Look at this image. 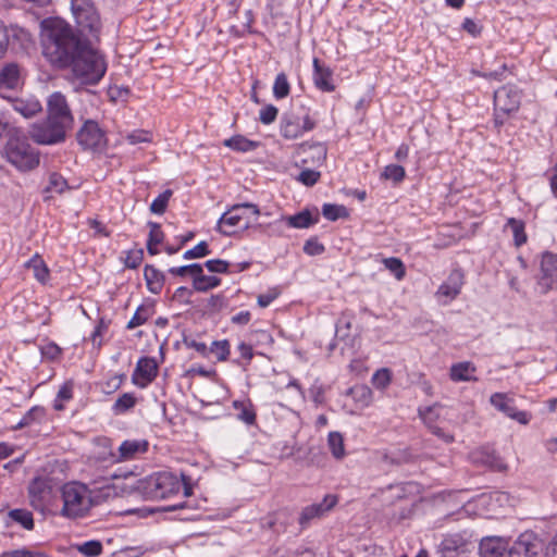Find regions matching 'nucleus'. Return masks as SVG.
Returning <instances> with one entry per match:
<instances>
[{"mask_svg": "<svg viewBox=\"0 0 557 557\" xmlns=\"http://www.w3.org/2000/svg\"><path fill=\"white\" fill-rule=\"evenodd\" d=\"M71 8L78 34L61 20L45 21L41 36L44 55L54 66L71 67L84 84H97L107 70L103 57L90 41L99 38V14L91 0H72Z\"/></svg>", "mask_w": 557, "mask_h": 557, "instance_id": "f257e3e1", "label": "nucleus"}, {"mask_svg": "<svg viewBox=\"0 0 557 557\" xmlns=\"http://www.w3.org/2000/svg\"><path fill=\"white\" fill-rule=\"evenodd\" d=\"M137 490L146 499L150 500L169 498L181 490L185 497H189L193 495V482L184 473L177 475L173 472L162 471L140 480Z\"/></svg>", "mask_w": 557, "mask_h": 557, "instance_id": "f03ea898", "label": "nucleus"}, {"mask_svg": "<svg viewBox=\"0 0 557 557\" xmlns=\"http://www.w3.org/2000/svg\"><path fill=\"white\" fill-rule=\"evenodd\" d=\"M4 157L18 171L34 170L39 164V153L28 143L27 137L17 129L7 140Z\"/></svg>", "mask_w": 557, "mask_h": 557, "instance_id": "7ed1b4c3", "label": "nucleus"}, {"mask_svg": "<svg viewBox=\"0 0 557 557\" xmlns=\"http://www.w3.org/2000/svg\"><path fill=\"white\" fill-rule=\"evenodd\" d=\"M63 507L61 515L70 519L84 517L91 507V500L88 496L87 486L77 482H70L63 485L62 491Z\"/></svg>", "mask_w": 557, "mask_h": 557, "instance_id": "20e7f679", "label": "nucleus"}, {"mask_svg": "<svg viewBox=\"0 0 557 557\" xmlns=\"http://www.w3.org/2000/svg\"><path fill=\"white\" fill-rule=\"evenodd\" d=\"M246 211H250L256 218L260 214L257 205L251 202L237 203L222 214L218 222V231L223 235L231 236L239 230H246L251 221Z\"/></svg>", "mask_w": 557, "mask_h": 557, "instance_id": "39448f33", "label": "nucleus"}, {"mask_svg": "<svg viewBox=\"0 0 557 557\" xmlns=\"http://www.w3.org/2000/svg\"><path fill=\"white\" fill-rule=\"evenodd\" d=\"M70 129L50 117L33 124L29 136L39 145H55L66 139Z\"/></svg>", "mask_w": 557, "mask_h": 557, "instance_id": "423d86ee", "label": "nucleus"}, {"mask_svg": "<svg viewBox=\"0 0 557 557\" xmlns=\"http://www.w3.org/2000/svg\"><path fill=\"white\" fill-rule=\"evenodd\" d=\"M337 495L326 494L320 503L304 507L298 517V524L300 529H308L313 521L326 516L337 505Z\"/></svg>", "mask_w": 557, "mask_h": 557, "instance_id": "0eeeda50", "label": "nucleus"}, {"mask_svg": "<svg viewBox=\"0 0 557 557\" xmlns=\"http://www.w3.org/2000/svg\"><path fill=\"white\" fill-rule=\"evenodd\" d=\"M47 116L72 129L74 116L65 96L60 91L52 92L47 99Z\"/></svg>", "mask_w": 557, "mask_h": 557, "instance_id": "6e6552de", "label": "nucleus"}, {"mask_svg": "<svg viewBox=\"0 0 557 557\" xmlns=\"http://www.w3.org/2000/svg\"><path fill=\"white\" fill-rule=\"evenodd\" d=\"M537 286L541 294H547L550 290L557 289V255L552 252L543 253Z\"/></svg>", "mask_w": 557, "mask_h": 557, "instance_id": "1a4fd4ad", "label": "nucleus"}, {"mask_svg": "<svg viewBox=\"0 0 557 557\" xmlns=\"http://www.w3.org/2000/svg\"><path fill=\"white\" fill-rule=\"evenodd\" d=\"M521 103V90L512 84H507L494 92L495 111L507 115L516 112Z\"/></svg>", "mask_w": 557, "mask_h": 557, "instance_id": "9d476101", "label": "nucleus"}, {"mask_svg": "<svg viewBox=\"0 0 557 557\" xmlns=\"http://www.w3.org/2000/svg\"><path fill=\"white\" fill-rule=\"evenodd\" d=\"M20 64L8 62L0 65V96L11 99L9 92L17 90L23 85V73Z\"/></svg>", "mask_w": 557, "mask_h": 557, "instance_id": "9b49d317", "label": "nucleus"}, {"mask_svg": "<svg viewBox=\"0 0 557 557\" xmlns=\"http://www.w3.org/2000/svg\"><path fill=\"white\" fill-rule=\"evenodd\" d=\"M543 541L533 532H524L509 548L510 557H536L542 553Z\"/></svg>", "mask_w": 557, "mask_h": 557, "instance_id": "f8f14e48", "label": "nucleus"}, {"mask_svg": "<svg viewBox=\"0 0 557 557\" xmlns=\"http://www.w3.org/2000/svg\"><path fill=\"white\" fill-rule=\"evenodd\" d=\"M27 491L29 505L35 510L44 512L52 493L49 481L46 478L36 476L29 482Z\"/></svg>", "mask_w": 557, "mask_h": 557, "instance_id": "ddd939ff", "label": "nucleus"}, {"mask_svg": "<svg viewBox=\"0 0 557 557\" xmlns=\"http://www.w3.org/2000/svg\"><path fill=\"white\" fill-rule=\"evenodd\" d=\"M76 138L84 149L96 150L102 148L106 144L104 132L92 120H87L83 124L76 134Z\"/></svg>", "mask_w": 557, "mask_h": 557, "instance_id": "4468645a", "label": "nucleus"}, {"mask_svg": "<svg viewBox=\"0 0 557 557\" xmlns=\"http://www.w3.org/2000/svg\"><path fill=\"white\" fill-rule=\"evenodd\" d=\"M371 397V389L366 385L358 384L347 391L344 406L348 408L351 414H358L360 409L370 404Z\"/></svg>", "mask_w": 557, "mask_h": 557, "instance_id": "2eb2a0df", "label": "nucleus"}, {"mask_svg": "<svg viewBox=\"0 0 557 557\" xmlns=\"http://www.w3.org/2000/svg\"><path fill=\"white\" fill-rule=\"evenodd\" d=\"M149 443L146 440H126L120 447L119 451H110V461L120 462L135 459L138 455L148 450Z\"/></svg>", "mask_w": 557, "mask_h": 557, "instance_id": "dca6fc26", "label": "nucleus"}, {"mask_svg": "<svg viewBox=\"0 0 557 557\" xmlns=\"http://www.w3.org/2000/svg\"><path fill=\"white\" fill-rule=\"evenodd\" d=\"M326 147L317 143L312 145H302L297 152V162L301 165L320 166L326 159Z\"/></svg>", "mask_w": 557, "mask_h": 557, "instance_id": "f3484780", "label": "nucleus"}, {"mask_svg": "<svg viewBox=\"0 0 557 557\" xmlns=\"http://www.w3.org/2000/svg\"><path fill=\"white\" fill-rule=\"evenodd\" d=\"M158 373V364L153 358L143 357L138 360L133 373V382L140 387H146L154 380Z\"/></svg>", "mask_w": 557, "mask_h": 557, "instance_id": "a211bd4d", "label": "nucleus"}, {"mask_svg": "<svg viewBox=\"0 0 557 557\" xmlns=\"http://www.w3.org/2000/svg\"><path fill=\"white\" fill-rule=\"evenodd\" d=\"M313 83L321 91L332 92L335 90L333 71L322 64L318 58L313 59Z\"/></svg>", "mask_w": 557, "mask_h": 557, "instance_id": "6ab92c4d", "label": "nucleus"}, {"mask_svg": "<svg viewBox=\"0 0 557 557\" xmlns=\"http://www.w3.org/2000/svg\"><path fill=\"white\" fill-rule=\"evenodd\" d=\"M481 557H510L508 543L499 537H486L480 543Z\"/></svg>", "mask_w": 557, "mask_h": 557, "instance_id": "aec40b11", "label": "nucleus"}, {"mask_svg": "<svg viewBox=\"0 0 557 557\" xmlns=\"http://www.w3.org/2000/svg\"><path fill=\"white\" fill-rule=\"evenodd\" d=\"M441 557H465L467 543L459 534L447 535L440 545Z\"/></svg>", "mask_w": 557, "mask_h": 557, "instance_id": "412c9836", "label": "nucleus"}, {"mask_svg": "<svg viewBox=\"0 0 557 557\" xmlns=\"http://www.w3.org/2000/svg\"><path fill=\"white\" fill-rule=\"evenodd\" d=\"M463 285V273L459 269L450 272L447 280L438 287L437 295L444 296L450 300L455 299Z\"/></svg>", "mask_w": 557, "mask_h": 557, "instance_id": "4be33fe9", "label": "nucleus"}, {"mask_svg": "<svg viewBox=\"0 0 557 557\" xmlns=\"http://www.w3.org/2000/svg\"><path fill=\"white\" fill-rule=\"evenodd\" d=\"M471 459L474 463H481L494 471L503 472L506 471V462L494 451L482 448L471 453Z\"/></svg>", "mask_w": 557, "mask_h": 557, "instance_id": "5701e85b", "label": "nucleus"}, {"mask_svg": "<svg viewBox=\"0 0 557 557\" xmlns=\"http://www.w3.org/2000/svg\"><path fill=\"white\" fill-rule=\"evenodd\" d=\"M491 404L508 418H525V413L518 411L511 397L504 393H495L490 398Z\"/></svg>", "mask_w": 557, "mask_h": 557, "instance_id": "b1692460", "label": "nucleus"}, {"mask_svg": "<svg viewBox=\"0 0 557 557\" xmlns=\"http://www.w3.org/2000/svg\"><path fill=\"white\" fill-rule=\"evenodd\" d=\"M281 134L286 139H296L301 136L304 133L299 119L284 115L281 122Z\"/></svg>", "mask_w": 557, "mask_h": 557, "instance_id": "393cba45", "label": "nucleus"}, {"mask_svg": "<svg viewBox=\"0 0 557 557\" xmlns=\"http://www.w3.org/2000/svg\"><path fill=\"white\" fill-rule=\"evenodd\" d=\"M144 276L148 289L152 294H159L164 284V274L152 265H146Z\"/></svg>", "mask_w": 557, "mask_h": 557, "instance_id": "a878e982", "label": "nucleus"}, {"mask_svg": "<svg viewBox=\"0 0 557 557\" xmlns=\"http://www.w3.org/2000/svg\"><path fill=\"white\" fill-rule=\"evenodd\" d=\"M13 108L16 112L22 114L24 117H33L41 111V104L36 99H15L13 101Z\"/></svg>", "mask_w": 557, "mask_h": 557, "instance_id": "bb28decb", "label": "nucleus"}, {"mask_svg": "<svg viewBox=\"0 0 557 557\" xmlns=\"http://www.w3.org/2000/svg\"><path fill=\"white\" fill-rule=\"evenodd\" d=\"M25 267L27 269L33 270L34 276L38 282L42 284L47 283L49 278V269L38 253H36L30 260H28L25 263Z\"/></svg>", "mask_w": 557, "mask_h": 557, "instance_id": "cd10ccee", "label": "nucleus"}, {"mask_svg": "<svg viewBox=\"0 0 557 557\" xmlns=\"http://www.w3.org/2000/svg\"><path fill=\"white\" fill-rule=\"evenodd\" d=\"M475 371V367L469 362H459L456 364H453L450 368V379L455 382L460 381H471L476 380L475 377H472L470 374Z\"/></svg>", "mask_w": 557, "mask_h": 557, "instance_id": "c85d7f7f", "label": "nucleus"}, {"mask_svg": "<svg viewBox=\"0 0 557 557\" xmlns=\"http://www.w3.org/2000/svg\"><path fill=\"white\" fill-rule=\"evenodd\" d=\"M287 225L295 228H307L318 222V216L312 218L309 210H304L295 215L284 216Z\"/></svg>", "mask_w": 557, "mask_h": 557, "instance_id": "c756f323", "label": "nucleus"}, {"mask_svg": "<svg viewBox=\"0 0 557 557\" xmlns=\"http://www.w3.org/2000/svg\"><path fill=\"white\" fill-rule=\"evenodd\" d=\"M8 516L16 523L21 524L25 530L32 531L35 528L33 513L24 508L12 509Z\"/></svg>", "mask_w": 557, "mask_h": 557, "instance_id": "7c9ffc66", "label": "nucleus"}, {"mask_svg": "<svg viewBox=\"0 0 557 557\" xmlns=\"http://www.w3.org/2000/svg\"><path fill=\"white\" fill-rule=\"evenodd\" d=\"M506 227L510 228L513 242L517 247L522 246L527 243V234H525V225L524 222L521 220H517L515 218H509L506 223Z\"/></svg>", "mask_w": 557, "mask_h": 557, "instance_id": "2f4dec72", "label": "nucleus"}, {"mask_svg": "<svg viewBox=\"0 0 557 557\" xmlns=\"http://www.w3.org/2000/svg\"><path fill=\"white\" fill-rule=\"evenodd\" d=\"M221 284V280L216 276L205 275L203 271L199 274H196L193 280V286L197 292H208L211 288H214Z\"/></svg>", "mask_w": 557, "mask_h": 557, "instance_id": "473e14b6", "label": "nucleus"}, {"mask_svg": "<svg viewBox=\"0 0 557 557\" xmlns=\"http://www.w3.org/2000/svg\"><path fill=\"white\" fill-rule=\"evenodd\" d=\"M224 146L242 152L253 150L257 147V143L247 139L242 135L233 136L224 140Z\"/></svg>", "mask_w": 557, "mask_h": 557, "instance_id": "72a5a7b5", "label": "nucleus"}, {"mask_svg": "<svg viewBox=\"0 0 557 557\" xmlns=\"http://www.w3.org/2000/svg\"><path fill=\"white\" fill-rule=\"evenodd\" d=\"M428 426V429L436 435L438 438L443 440L446 443H450L454 441L453 433L445 426L440 424L446 422V420H423Z\"/></svg>", "mask_w": 557, "mask_h": 557, "instance_id": "f704fd0d", "label": "nucleus"}, {"mask_svg": "<svg viewBox=\"0 0 557 557\" xmlns=\"http://www.w3.org/2000/svg\"><path fill=\"white\" fill-rule=\"evenodd\" d=\"M327 445L334 458L342 459L345 456L344 440L341 433L331 432L329 434Z\"/></svg>", "mask_w": 557, "mask_h": 557, "instance_id": "c9c22d12", "label": "nucleus"}, {"mask_svg": "<svg viewBox=\"0 0 557 557\" xmlns=\"http://www.w3.org/2000/svg\"><path fill=\"white\" fill-rule=\"evenodd\" d=\"M385 268L395 276L396 280L401 281L406 275V268L404 262L396 257L384 258L382 260Z\"/></svg>", "mask_w": 557, "mask_h": 557, "instance_id": "e433bc0d", "label": "nucleus"}, {"mask_svg": "<svg viewBox=\"0 0 557 557\" xmlns=\"http://www.w3.org/2000/svg\"><path fill=\"white\" fill-rule=\"evenodd\" d=\"M290 86L287 81V76L285 73H280L276 75L274 85H273V95L276 99L286 98L289 95Z\"/></svg>", "mask_w": 557, "mask_h": 557, "instance_id": "4c0bfd02", "label": "nucleus"}, {"mask_svg": "<svg viewBox=\"0 0 557 557\" xmlns=\"http://www.w3.org/2000/svg\"><path fill=\"white\" fill-rule=\"evenodd\" d=\"M152 310L149 306L141 305L135 311L133 318L127 323V329L132 330L143 325L151 315Z\"/></svg>", "mask_w": 557, "mask_h": 557, "instance_id": "58836bf2", "label": "nucleus"}, {"mask_svg": "<svg viewBox=\"0 0 557 557\" xmlns=\"http://www.w3.org/2000/svg\"><path fill=\"white\" fill-rule=\"evenodd\" d=\"M322 213L325 219L336 221L341 218L348 216V210L344 206L325 203L322 208Z\"/></svg>", "mask_w": 557, "mask_h": 557, "instance_id": "ea45409f", "label": "nucleus"}, {"mask_svg": "<svg viewBox=\"0 0 557 557\" xmlns=\"http://www.w3.org/2000/svg\"><path fill=\"white\" fill-rule=\"evenodd\" d=\"M172 195L173 191L171 189L164 190L151 202L150 211L154 214H163L168 208Z\"/></svg>", "mask_w": 557, "mask_h": 557, "instance_id": "a19ab883", "label": "nucleus"}, {"mask_svg": "<svg viewBox=\"0 0 557 557\" xmlns=\"http://www.w3.org/2000/svg\"><path fill=\"white\" fill-rule=\"evenodd\" d=\"M102 543L97 540H90L77 545V550L87 557H97L102 553Z\"/></svg>", "mask_w": 557, "mask_h": 557, "instance_id": "79ce46f5", "label": "nucleus"}, {"mask_svg": "<svg viewBox=\"0 0 557 557\" xmlns=\"http://www.w3.org/2000/svg\"><path fill=\"white\" fill-rule=\"evenodd\" d=\"M392 381V372L387 368L377 370L372 376V384L377 389H385Z\"/></svg>", "mask_w": 557, "mask_h": 557, "instance_id": "37998d69", "label": "nucleus"}, {"mask_svg": "<svg viewBox=\"0 0 557 557\" xmlns=\"http://www.w3.org/2000/svg\"><path fill=\"white\" fill-rule=\"evenodd\" d=\"M67 187H69L67 182L62 175H60L58 173H51L49 175V183L46 187V191H51V193L53 191V193L61 194Z\"/></svg>", "mask_w": 557, "mask_h": 557, "instance_id": "c03bdc74", "label": "nucleus"}, {"mask_svg": "<svg viewBox=\"0 0 557 557\" xmlns=\"http://www.w3.org/2000/svg\"><path fill=\"white\" fill-rule=\"evenodd\" d=\"M405 169L401 165L389 164L384 168L382 173V177L385 180H391L395 183H399L405 178Z\"/></svg>", "mask_w": 557, "mask_h": 557, "instance_id": "a18cd8bd", "label": "nucleus"}, {"mask_svg": "<svg viewBox=\"0 0 557 557\" xmlns=\"http://www.w3.org/2000/svg\"><path fill=\"white\" fill-rule=\"evenodd\" d=\"M209 351L213 354L219 361H225L230 355V344L226 339L215 341L211 344Z\"/></svg>", "mask_w": 557, "mask_h": 557, "instance_id": "49530a36", "label": "nucleus"}, {"mask_svg": "<svg viewBox=\"0 0 557 557\" xmlns=\"http://www.w3.org/2000/svg\"><path fill=\"white\" fill-rule=\"evenodd\" d=\"M169 272L172 275H176V276H185V275L189 274L193 276V280H194L196 274H199L200 272H202V265L199 263H193V264H188V265L171 268L169 270Z\"/></svg>", "mask_w": 557, "mask_h": 557, "instance_id": "de8ad7c7", "label": "nucleus"}, {"mask_svg": "<svg viewBox=\"0 0 557 557\" xmlns=\"http://www.w3.org/2000/svg\"><path fill=\"white\" fill-rule=\"evenodd\" d=\"M135 404H136V398L134 397V395L129 394V393H125L122 396H120L115 401V405H114L115 413L122 414L129 408L134 407Z\"/></svg>", "mask_w": 557, "mask_h": 557, "instance_id": "09e8293b", "label": "nucleus"}, {"mask_svg": "<svg viewBox=\"0 0 557 557\" xmlns=\"http://www.w3.org/2000/svg\"><path fill=\"white\" fill-rule=\"evenodd\" d=\"M125 139L131 145H136L140 143H150L152 140L151 133L145 129H136L128 133L125 136Z\"/></svg>", "mask_w": 557, "mask_h": 557, "instance_id": "8fccbe9b", "label": "nucleus"}, {"mask_svg": "<svg viewBox=\"0 0 557 557\" xmlns=\"http://www.w3.org/2000/svg\"><path fill=\"white\" fill-rule=\"evenodd\" d=\"M144 258L143 249L128 250L124 258V264L128 269H136L139 267Z\"/></svg>", "mask_w": 557, "mask_h": 557, "instance_id": "3c124183", "label": "nucleus"}, {"mask_svg": "<svg viewBox=\"0 0 557 557\" xmlns=\"http://www.w3.org/2000/svg\"><path fill=\"white\" fill-rule=\"evenodd\" d=\"M209 253H210V250L208 248V244L206 242H200L194 248L185 251L183 255V258L186 260H189V259L202 258V257L208 256Z\"/></svg>", "mask_w": 557, "mask_h": 557, "instance_id": "603ef678", "label": "nucleus"}, {"mask_svg": "<svg viewBox=\"0 0 557 557\" xmlns=\"http://www.w3.org/2000/svg\"><path fill=\"white\" fill-rule=\"evenodd\" d=\"M233 405H234L235 409H237L239 411L236 414L237 418H245V419L256 418V412H255L252 405L249 400L234 401Z\"/></svg>", "mask_w": 557, "mask_h": 557, "instance_id": "864d4df0", "label": "nucleus"}, {"mask_svg": "<svg viewBox=\"0 0 557 557\" xmlns=\"http://www.w3.org/2000/svg\"><path fill=\"white\" fill-rule=\"evenodd\" d=\"M319 178L320 172L308 168L304 169L298 176L299 182L306 186H313Z\"/></svg>", "mask_w": 557, "mask_h": 557, "instance_id": "5fc2aeb1", "label": "nucleus"}, {"mask_svg": "<svg viewBox=\"0 0 557 557\" xmlns=\"http://www.w3.org/2000/svg\"><path fill=\"white\" fill-rule=\"evenodd\" d=\"M205 265L212 273H227L230 268V263L221 259L208 260Z\"/></svg>", "mask_w": 557, "mask_h": 557, "instance_id": "6e6d98bb", "label": "nucleus"}, {"mask_svg": "<svg viewBox=\"0 0 557 557\" xmlns=\"http://www.w3.org/2000/svg\"><path fill=\"white\" fill-rule=\"evenodd\" d=\"M148 226L150 227V232L147 242H149V244H161L164 238V234L160 224L156 222H149Z\"/></svg>", "mask_w": 557, "mask_h": 557, "instance_id": "4d7b16f0", "label": "nucleus"}, {"mask_svg": "<svg viewBox=\"0 0 557 557\" xmlns=\"http://www.w3.org/2000/svg\"><path fill=\"white\" fill-rule=\"evenodd\" d=\"M2 557H48L42 552H34L27 548H20L10 552H4Z\"/></svg>", "mask_w": 557, "mask_h": 557, "instance_id": "13d9d810", "label": "nucleus"}, {"mask_svg": "<svg viewBox=\"0 0 557 557\" xmlns=\"http://www.w3.org/2000/svg\"><path fill=\"white\" fill-rule=\"evenodd\" d=\"M277 113L278 110L276 107L268 104L263 109H261L259 119L263 124H271L275 121Z\"/></svg>", "mask_w": 557, "mask_h": 557, "instance_id": "bf43d9fd", "label": "nucleus"}, {"mask_svg": "<svg viewBox=\"0 0 557 557\" xmlns=\"http://www.w3.org/2000/svg\"><path fill=\"white\" fill-rule=\"evenodd\" d=\"M280 295V290L277 288H272L268 290L265 294H261L258 296V305L261 308L268 307L274 299H276Z\"/></svg>", "mask_w": 557, "mask_h": 557, "instance_id": "052dcab7", "label": "nucleus"}, {"mask_svg": "<svg viewBox=\"0 0 557 557\" xmlns=\"http://www.w3.org/2000/svg\"><path fill=\"white\" fill-rule=\"evenodd\" d=\"M304 251L310 256L320 255L324 251V246L317 240H307L304 246Z\"/></svg>", "mask_w": 557, "mask_h": 557, "instance_id": "680f3d73", "label": "nucleus"}, {"mask_svg": "<svg viewBox=\"0 0 557 557\" xmlns=\"http://www.w3.org/2000/svg\"><path fill=\"white\" fill-rule=\"evenodd\" d=\"M8 44H9L8 29L3 25V23L0 21V58L3 57V54L5 53Z\"/></svg>", "mask_w": 557, "mask_h": 557, "instance_id": "e2e57ef3", "label": "nucleus"}, {"mask_svg": "<svg viewBox=\"0 0 557 557\" xmlns=\"http://www.w3.org/2000/svg\"><path fill=\"white\" fill-rule=\"evenodd\" d=\"M462 28L471 34L472 36H476L480 34L481 29L476 25V23L471 18H466L462 23Z\"/></svg>", "mask_w": 557, "mask_h": 557, "instance_id": "0e129e2a", "label": "nucleus"}, {"mask_svg": "<svg viewBox=\"0 0 557 557\" xmlns=\"http://www.w3.org/2000/svg\"><path fill=\"white\" fill-rule=\"evenodd\" d=\"M57 398L60 400H70L72 398V384L64 383L58 392Z\"/></svg>", "mask_w": 557, "mask_h": 557, "instance_id": "69168bd1", "label": "nucleus"}, {"mask_svg": "<svg viewBox=\"0 0 557 557\" xmlns=\"http://www.w3.org/2000/svg\"><path fill=\"white\" fill-rule=\"evenodd\" d=\"M17 131L16 127L12 126L8 122H3L0 120V140L4 137L9 139V137L12 135V133H15Z\"/></svg>", "mask_w": 557, "mask_h": 557, "instance_id": "338daca9", "label": "nucleus"}, {"mask_svg": "<svg viewBox=\"0 0 557 557\" xmlns=\"http://www.w3.org/2000/svg\"><path fill=\"white\" fill-rule=\"evenodd\" d=\"M184 343L187 347L197 350L198 352H200L203 356H207L208 348L205 343L196 342L194 339H191V341L185 339Z\"/></svg>", "mask_w": 557, "mask_h": 557, "instance_id": "774afa93", "label": "nucleus"}]
</instances>
